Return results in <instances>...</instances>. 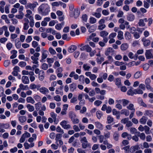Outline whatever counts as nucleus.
Here are the masks:
<instances>
[{
  "label": "nucleus",
  "mask_w": 153,
  "mask_h": 153,
  "mask_svg": "<svg viewBox=\"0 0 153 153\" xmlns=\"http://www.w3.org/2000/svg\"><path fill=\"white\" fill-rule=\"evenodd\" d=\"M130 32L132 34H134L136 29L134 27H132L129 29Z\"/></svg>",
  "instance_id": "55"
},
{
  "label": "nucleus",
  "mask_w": 153,
  "mask_h": 153,
  "mask_svg": "<svg viewBox=\"0 0 153 153\" xmlns=\"http://www.w3.org/2000/svg\"><path fill=\"white\" fill-rule=\"evenodd\" d=\"M47 53L48 52L47 51L44 50L43 51L42 56V59L40 60V62H42V61L45 59L47 57Z\"/></svg>",
  "instance_id": "11"
},
{
  "label": "nucleus",
  "mask_w": 153,
  "mask_h": 153,
  "mask_svg": "<svg viewBox=\"0 0 153 153\" xmlns=\"http://www.w3.org/2000/svg\"><path fill=\"white\" fill-rule=\"evenodd\" d=\"M128 44L126 43L123 44L120 47L121 49L123 51H125L128 48Z\"/></svg>",
  "instance_id": "20"
},
{
  "label": "nucleus",
  "mask_w": 153,
  "mask_h": 153,
  "mask_svg": "<svg viewBox=\"0 0 153 153\" xmlns=\"http://www.w3.org/2000/svg\"><path fill=\"white\" fill-rule=\"evenodd\" d=\"M22 74L23 75H29L30 76H33L34 75V73L33 71H28L25 70L22 71Z\"/></svg>",
  "instance_id": "15"
},
{
  "label": "nucleus",
  "mask_w": 153,
  "mask_h": 153,
  "mask_svg": "<svg viewBox=\"0 0 153 153\" xmlns=\"http://www.w3.org/2000/svg\"><path fill=\"white\" fill-rule=\"evenodd\" d=\"M144 115L150 117H152L153 116V111L151 110H146L145 111Z\"/></svg>",
  "instance_id": "12"
},
{
  "label": "nucleus",
  "mask_w": 153,
  "mask_h": 153,
  "mask_svg": "<svg viewBox=\"0 0 153 153\" xmlns=\"http://www.w3.org/2000/svg\"><path fill=\"white\" fill-rule=\"evenodd\" d=\"M80 141L82 148L85 149L91 147V144L90 143L88 142L86 137H84L82 138L80 140Z\"/></svg>",
  "instance_id": "1"
},
{
  "label": "nucleus",
  "mask_w": 153,
  "mask_h": 153,
  "mask_svg": "<svg viewBox=\"0 0 153 153\" xmlns=\"http://www.w3.org/2000/svg\"><path fill=\"white\" fill-rule=\"evenodd\" d=\"M73 124H78L79 122V120L76 117L71 120Z\"/></svg>",
  "instance_id": "42"
},
{
  "label": "nucleus",
  "mask_w": 153,
  "mask_h": 153,
  "mask_svg": "<svg viewBox=\"0 0 153 153\" xmlns=\"http://www.w3.org/2000/svg\"><path fill=\"white\" fill-rule=\"evenodd\" d=\"M26 107L28 109V111L30 112H32L34 111V106L30 104H27L26 105Z\"/></svg>",
  "instance_id": "24"
},
{
  "label": "nucleus",
  "mask_w": 153,
  "mask_h": 153,
  "mask_svg": "<svg viewBox=\"0 0 153 153\" xmlns=\"http://www.w3.org/2000/svg\"><path fill=\"white\" fill-rule=\"evenodd\" d=\"M93 15L98 18H100L101 16V14L100 13H97V12L93 13Z\"/></svg>",
  "instance_id": "52"
},
{
  "label": "nucleus",
  "mask_w": 153,
  "mask_h": 153,
  "mask_svg": "<svg viewBox=\"0 0 153 153\" xmlns=\"http://www.w3.org/2000/svg\"><path fill=\"white\" fill-rule=\"evenodd\" d=\"M147 119L148 118L147 117L144 116H143L140 119V122L141 124H144L146 123Z\"/></svg>",
  "instance_id": "13"
},
{
  "label": "nucleus",
  "mask_w": 153,
  "mask_h": 153,
  "mask_svg": "<svg viewBox=\"0 0 153 153\" xmlns=\"http://www.w3.org/2000/svg\"><path fill=\"white\" fill-rule=\"evenodd\" d=\"M10 64V60H7L5 61L4 63V65L5 67H7L8 66V65H9Z\"/></svg>",
  "instance_id": "58"
},
{
  "label": "nucleus",
  "mask_w": 153,
  "mask_h": 153,
  "mask_svg": "<svg viewBox=\"0 0 153 153\" xmlns=\"http://www.w3.org/2000/svg\"><path fill=\"white\" fill-rule=\"evenodd\" d=\"M147 22L148 21V20L147 18H145L143 19H140L138 23V25L140 26H144L145 25V24L144 22Z\"/></svg>",
  "instance_id": "4"
},
{
  "label": "nucleus",
  "mask_w": 153,
  "mask_h": 153,
  "mask_svg": "<svg viewBox=\"0 0 153 153\" xmlns=\"http://www.w3.org/2000/svg\"><path fill=\"white\" fill-rule=\"evenodd\" d=\"M102 101L100 100H97L94 102V104L96 106H98L102 103Z\"/></svg>",
  "instance_id": "51"
},
{
  "label": "nucleus",
  "mask_w": 153,
  "mask_h": 153,
  "mask_svg": "<svg viewBox=\"0 0 153 153\" xmlns=\"http://www.w3.org/2000/svg\"><path fill=\"white\" fill-rule=\"evenodd\" d=\"M96 116L98 119H100L102 116V113L100 111H99L96 112Z\"/></svg>",
  "instance_id": "39"
},
{
  "label": "nucleus",
  "mask_w": 153,
  "mask_h": 153,
  "mask_svg": "<svg viewBox=\"0 0 153 153\" xmlns=\"http://www.w3.org/2000/svg\"><path fill=\"white\" fill-rule=\"evenodd\" d=\"M134 92L135 94H142L143 92L142 90L140 89H137L134 90Z\"/></svg>",
  "instance_id": "33"
},
{
  "label": "nucleus",
  "mask_w": 153,
  "mask_h": 153,
  "mask_svg": "<svg viewBox=\"0 0 153 153\" xmlns=\"http://www.w3.org/2000/svg\"><path fill=\"white\" fill-rule=\"evenodd\" d=\"M39 90L41 93L43 94H46L49 91L48 89L45 87H42L40 88L39 89Z\"/></svg>",
  "instance_id": "8"
},
{
  "label": "nucleus",
  "mask_w": 153,
  "mask_h": 153,
  "mask_svg": "<svg viewBox=\"0 0 153 153\" xmlns=\"http://www.w3.org/2000/svg\"><path fill=\"white\" fill-rule=\"evenodd\" d=\"M31 58L33 60V63L36 64H38V60L39 59L38 58H36L34 56H32L31 57Z\"/></svg>",
  "instance_id": "26"
},
{
  "label": "nucleus",
  "mask_w": 153,
  "mask_h": 153,
  "mask_svg": "<svg viewBox=\"0 0 153 153\" xmlns=\"http://www.w3.org/2000/svg\"><path fill=\"white\" fill-rule=\"evenodd\" d=\"M119 134L117 132H115L113 135V137L114 140L117 141L119 140Z\"/></svg>",
  "instance_id": "22"
},
{
  "label": "nucleus",
  "mask_w": 153,
  "mask_h": 153,
  "mask_svg": "<svg viewBox=\"0 0 153 153\" xmlns=\"http://www.w3.org/2000/svg\"><path fill=\"white\" fill-rule=\"evenodd\" d=\"M95 124L97 128L100 130H102L103 129L102 125L100 122H96Z\"/></svg>",
  "instance_id": "27"
},
{
  "label": "nucleus",
  "mask_w": 153,
  "mask_h": 153,
  "mask_svg": "<svg viewBox=\"0 0 153 153\" xmlns=\"http://www.w3.org/2000/svg\"><path fill=\"white\" fill-rule=\"evenodd\" d=\"M134 151L140 149V147L138 145H136L131 147Z\"/></svg>",
  "instance_id": "53"
},
{
  "label": "nucleus",
  "mask_w": 153,
  "mask_h": 153,
  "mask_svg": "<svg viewBox=\"0 0 153 153\" xmlns=\"http://www.w3.org/2000/svg\"><path fill=\"white\" fill-rule=\"evenodd\" d=\"M149 68V64H146L143 65V68L145 71L147 70Z\"/></svg>",
  "instance_id": "59"
},
{
  "label": "nucleus",
  "mask_w": 153,
  "mask_h": 153,
  "mask_svg": "<svg viewBox=\"0 0 153 153\" xmlns=\"http://www.w3.org/2000/svg\"><path fill=\"white\" fill-rule=\"evenodd\" d=\"M134 91V90L133 91L131 89H130L128 91L127 93L128 95L132 96L135 94Z\"/></svg>",
  "instance_id": "48"
},
{
  "label": "nucleus",
  "mask_w": 153,
  "mask_h": 153,
  "mask_svg": "<svg viewBox=\"0 0 153 153\" xmlns=\"http://www.w3.org/2000/svg\"><path fill=\"white\" fill-rule=\"evenodd\" d=\"M36 7V4L34 3H29L26 7L27 9L30 8L32 10H33L34 8Z\"/></svg>",
  "instance_id": "10"
},
{
  "label": "nucleus",
  "mask_w": 153,
  "mask_h": 153,
  "mask_svg": "<svg viewBox=\"0 0 153 153\" xmlns=\"http://www.w3.org/2000/svg\"><path fill=\"white\" fill-rule=\"evenodd\" d=\"M48 68V66L47 64L45 63L42 64V68L44 70H46Z\"/></svg>",
  "instance_id": "50"
},
{
  "label": "nucleus",
  "mask_w": 153,
  "mask_h": 153,
  "mask_svg": "<svg viewBox=\"0 0 153 153\" xmlns=\"http://www.w3.org/2000/svg\"><path fill=\"white\" fill-rule=\"evenodd\" d=\"M125 35L126 37V39L129 40L131 38V35L129 32H126L125 34Z\"/></svg>",
  "instance_id": "40"
},
{
  "label": "nucleus",
  "mask_w": 153,
  "mask_h": 153,
  "mask_svg": "<svg viewBox=\"0 0 153 153\" xmlns=\"http://www.w3.org/2000/svg\"><path fill=\"white\" fill-rule=\"evenodd\" d=\"M83 68L84 70L85 71H88L91 68L88 65L86 64H84L83 65Z\"/></svg>",
  "instance_id": "49"
},
{
  "label": "nucleus",
  "mask_w": 153,
  "mask_h": 153,
  "mask_svg": "<svg viewBox=\"0 0 153 153\" xmlns=\"http://www.w3.org/2000/svg\"><path fill=\"white\" fill-rule=\"evenodd\" d=\"M80 13V11L78 9H75L74 12V18L76 19L78 17Z\"/></svg>",
  "instance_id": "9"
},
{
  "label": "nucleus",
  "mask_w": 153,
  "mask_h": 153,
  "mask_svg": "<svg viewBox=\"0 0 153 153\" xmlns=\"http://www.w3.org/2000/svg\"><path fill=\"white\" fill-rule=\"evenodd\" d=\"M51 116L54 119V121L55 122L56 120V114H55L53 112H52L51 114Z\"/></svg>",
  "instance_id": "54"
},
{
  "label": "nucleus",
  "mask_w": 153,
  "mask_h": 153,
  "mask_svg": "<svg viewBox=\"0 0 153 153\" xmlns=\"http://www.w3.org/2000/svg\"><path fill=\"white\" fill-rule=\"evenodd\" d=\"M139 89L145 90V85L144 84H141L139 85Z\"/></svg>",
  "instance_id": "64"
},
{
  "label": "nucleus",
  "mask_w": 153,
  "mask_h": 153,
  "mask_svg": "<svg viewBox=\"0 0 153 153\" xmlns=\"http://www.w3.org/2000/svg\"><path fill=\"white\" fill-rule=\"evenodd\" d=\"M77 47L74 45H71L70 46L68 49V51L70 53H72L76 50Z\"/></svg>",
  "instance_id": "7"
},
{
  "label": "nucleus",
  "mask_w": 153,
  "mask_h": 153,
  "mask_svg": "<svg viewBox=\"0 0 153 153\" xmlns=\"http://www.w3.org/2000/svg\"><path fill=\"white\" fill-rule=\"evenodd\" d=\"M144 38H143L142 41L143 42V45L144 46H147L150 44V41L148 39H146L144 41Z\"/></svg>",
  "instance_id": "30"
},
{
  "label": "nucleus",
  "mask_w": 153,
  "mask_h": 153,
  "mask_svg": "<svg viewBox=\"0 0 153 153\" xmlns=\"http://www.w3.org/2000/svg\"><path fill=\"white\" fill-rule=\"evenodd\" d=\"M141 75V73L140 71L136 72L134 75V77L136 79H138Z\"/></svg>",
  "instance_id": "38"
},
{
  "label": "nucleus",
  "mask_w": 153,
  "mask_h": 153,
  "mask_svg": "<svg viewBox=\"0 0 153 153\" xmlns=\"http://www.w3.org/2000/svg\"><path fill=\"white\" fill-rule=\"evenodd\" d=\"M127 108L132 111H135V109L134 107V105L132 104H130L127 107Z\"/></svg>",
  "instance_id": "32"
},
{
  "label": "nucleus",
  "mask_w": 153,
  "mask_h": 153,
  "mask_svg": "<svg viewBox=\"0 0 153 153\" xmlns=\"http://www.w3.org/2000/svg\"><path fill=\"white\" fill-rule=\"evenodd\" d=\"M68 116L70 118L71 120L76 117V115L75 113L72 111H70L68 113Z\"/></svg>",
  "instance_id": "19"
},
{
  "label": "nucleus",
  "mask_w": 153,
  "mask_h": 153,
  "mask_svg": "<svg viewBox=\"0 0 153 153\" xmlns=\"http://www.w3.org/2000/svg\"><path fill=\"white\" fill-rule=\"evenodd\" d=\"M62 137V134H56L55 140L56 141V143H57L58 140H60Z\"/></svg>",
  "instance_id": "46"
},
{
  "label": "nucleus",
  "mask_w": 153,
  "mask_h": 153,
  "mask_svg": "<svg viewBox=\"0 0 153 153\" xmlns=\"http://www.w3.org/2000/svg\"><path fill=\"white\" fill-rule=\"evenodd\" d=\"M104 60V58L103 57H100L97 58V61L98 63L99 64H101Z\"/></svg>",
  "instance_id": "43"
},
{
  "label": "nucleus",
  "mask_w": 153,
  "mask_h": 153,
  "mask_svg": "<svg viewBox=\"0 0 153 153\" xmlns=\"http://www.w3.org/2000/svg\"><path fill=\"white\" fill-rule=\"evenodd\" d=\"M4 28V35L7 37L9 36L10 33L8 31V28L6 26H5Z\"/></svg>",
  "instance_id": "37"
},
{
  "label": "nucleus",
  "mask_w": 153,
  "mask_h": 153,
  "mask_svg": "<svg viewBox=\"0 0 153 153\" xmlns=\"http://www.w3.org/2000/svg\"><path fill=\"white\" fill-rule=\"evenodd\" d=\"M151 79L150 78H147L145 81V84L146 88L147 89H150L151 88L150 85Z\"/></svg>",
  "instance_id": "3"
},
{
  "label": "nucleus",
  "mask_w": 153,
  "mask_h": 153,
  "mask_svg": "<svg viewBox=\"0 0 153 153\" xmlns=\"http://www.w3.org/2000/svg\"><path fill=\"white\" fill-rule=\"evenodd\" d=\"M144 130H145V133L147 134H149V131L150 128L147 126H144Z\"/></svg>",
  "instance_id": "45"
},
{
  "label": "nucleus",
  "mask_w": 153,
  "mask_h": 153,
  "mask_svg": "<svg viewBox=\"0 0 153 153\" xmlns=\"http://www.w3.org/2000/svg\"><path fill=\"white\" fill-rule=\"evenodd\" d=\"M27 102L32 104H33L35 102V101L34 99L31 97H27L26 99Z\"/></svg>",
  "instance_id": "18"
},
{
  "label": "nucleus",
  "mask_w": 153,
  "mask_h": 153,
  "mask_svg": "<svg viewBox=\"0 0 153 153\" xmlns=\"http://www.w3.org/2000/svg\"><path fill=\"white\" fill-rule=\"evenodd\" d=\"M45 77L44 72L43 70H40V73L39 74V79L41 81L43 80Z\"/></svg>",
  "instance_id": "5"
},
{
  "label": "nucleus",
  "mask_w": 153,
  "mask_h": 153,
  "mask_svg": "<svg viewBox=\"0 0 153 153\" xmlns=\"http://www.w3.org/2000/svg\"><path fill=\"white\" fill-rule=\"evenodd\" d=\"M12 46L13 45L10 42L7 43L6 45V47L7 49L9 50L11 49L12 47Z\"/></svg>",
  "instance_id": "56"
},
{
  "label": "nucleus",
  "mask_w": 153,
  "mask_h": 153,
  "mask_svg": "<svg viewBox=\"0 0 153 153\" xmlns=\"http://www.w3.org/2000/svg\"><path fill=\"white\" fill-rule=\"evenodd\" d=\"M22 80L23 83L25 84H28L29 82L28 77L26 76H23Z\"/></svg>",
  "instance_id": "6"
},
{
  "label": "nucleus",
  "mask_w": 153,
  "mask_h": 153,
  "mask_svg": "<svg viewBox=\"0 0 153 153\" xmlns=\"http://www.w3.org/2000/svg\"><path fill=\"white\" fill-rule=\"evenodd\" d=\"M15 45L17 48L19 49L21 47V43L17 39L15 40Z\"/></svg>",
  "instance_id": "25"
},
{
  "label": "nucleus",
  "mask_w": 153,
  "mask_h": 153,
  "mask_svg": "<svg viewBox=\"0 0 153 153\" xmlns=\"http://www.w3.org/2000/svg\"><path fill=\"white\" fill-rule=\"evenodd\" d=\"M152 49L146 50L145 53V56L147 59H150L152 58V54L151 52Z\"/></svg>",
  "instance_id": "2"
},
{
  "label": "nucleus",
  "mask_w": 153,
  "mask_h": 153,
  "mask_svg": "<svg viewBox=\"0 0 153 153\" xmlns=\"http://www.w3.org/2000/svg\"><path fill=\"white\" fill-rule=\"evenodd\" d=\"M134 16L132 14L129 15L127 17V19L130 21H133L134 19Z\"/></svg>",
  "instance_id": "31"
},
{
  "label": "nucleus",
  "mask_w": 153,
  "mask_h": 153,
  "mask_svg": "<svg viewBox=\"0 0 153 153\" xmlns=\"http://www.w3.org/2000/svg\"><path fill=\"white\" fill-rule=\"evenodd\" d=\"M96 36V34L94 33H92L91 35L89 36L88 38V39L89 40L92 39L94 38L93 37Z\"/></svg>",
  "instance_id": "60"
},
{
  "label": "nucleus",
  "mask_w": 153,
  "mask_h": 153,
  "mask_svg": "<svg viewBox=\"0 0 153 153\" xmlns=\"http://www.w3.org/2000/svg\"><path fill=\"white\" fill-rule=\"evenodd\" d=\"M17 51L15 50H13L11 51V53L13 54V55L10 56L11 59H13L15 58L17 56L16 53H17Z\"/></svg>",
  "instance_id": "23"
},
{
  "label": "nucleus",
  "mask_w": 153,
  "mask_h": 153,
  "mask_svg": "<svg viewBox=\"0 0 153 153\" xmlns=\"http://www.w3.org/2000/svg\"><path fill=\"white\" fill-rule=\"evenodd\" d=\"M42 104L40 102H39L35 104V108L37 111L39 110Z\"/></svg>",
  "instance_id": "35"
},
{
  "label": "nucleus",
  "mask_w": 153,
  "mask_h": 153,
  "mask_svg": "<svg viewBox=\"0 0 153 153\" xmlns=\"http://www.w3.org/2000/svg\"><path fill=\"white\" fill-rule=\"evenodd\" d=\"M49 51L50 53L52 54H54L56 53L55 51L52 48H49Z\"/></svg>",
  "instance_id": "61"
},
{
  "label": "nucleus",
  "mask_w": 153,
  "mask_h": 153,
  "mask_svg": "<svg viewBox=\"0 0 153 153\" xmlns=\"http://www.w3.org/2000/svg\"><path fill=\"white\" fill-rule=\"evenodd\" d=\"M32 39L31 36H29L26 39V41L27 43H29L32 41Z\"/></svg>",
  "instance_id": "63"
},
{
  "label": "nucleus",
  "mask_w": 153,
  "mask_h": 153,
  "mask_svg": "<svg viewBox=\"0 0 153 153\" xmlns=\"http://www.w3.org/2000/svg\"><path fill=\"white\" fill-rule=\"evenodd\" d=\"M96 21L97 20L95 18L92 17L90 18L89 22L91 24H93L95 23Z\"/></svg>",
  "instance_id": "41"
},
{
  "label": "nucleus",
  "mask_w": 153,
  "mask_h": 153,
  "mask_svg": "<svg viewBox=\"0 0 153 153\" xmlns=\"http://www.w3.org/2000/svg\"><path fill=\"white\" fill-rule=\"evenodd\" d=\"M96 29V27L94 25H93L90 27L88 29V31L90 33L94 32Z\"/></svg>",
  "instance_id": "34"
},
{
  "label": "nucleus",
  "mask_w": 153,
  "mask_h": 153,
  "mask_svg": "<svg viewBox=\"0 0 153 153\" xmlns=\"http://www.w3.org/2000/svg\"><path fill=\"white\" fill-rule=\"evenodd\" d=\"M121 114H124L126 116H128L129 114V111L128 110L126 109H123L121 110Z\"/></svg>",
  "instance_id": "16"
},
{
  "label": "nucleus",
  "mask_w": 153,
  "mask_h": 153,
  "mask_svg": "<svg viewBox=\"0 0 153 153\" xmlns=\"http://www.w3.org/2000/svg\"><path fill=\"white\" fill-rule=\"evenodd\" d=\"M77 85L74 83H73L70 85V90L72 91H74L76 88Z\"/></svg>",
  "instance_id": "14"
},
{
  "label": "nucleus",
  "mask_w": 153,
  "mask_h": 153,
  "mask_svg": "<svg viewBox=\"0 0 153 153\" xmlns=\"http://www.w3.org/2000/svg\"><path fill=\"white\" fill-rule=\"evenodd\" d=\"M100 36L102 37H106L108 34V33L105 30L101 31L100 32Z\"/></svg>",
  "instance_id": "29"
},
{
  "label": "nucleus",
  "mask_w": 153,
  "mask_h": 153,
  "mask_svg": "<svg viewBox=\"0 0 153 153\" xmlns=\"http://www.w3.org/2000/svg\"><path fill=\"white\" fill-rule=\"evenodd\" d=\"M114 121V118L110 116L107 117V122L108 123L110 124L112 123Z\"/></svg>",
  "instance_id": "44"
},
{
  "label": "nucleus",
  "mask_w": 153,
  "mask_h": 153,
  "mask_svg": "<svg viewBox=\"0 0 153 153\" xmlns=\"http://www.w3.org/2000/svg\"><path fill=\"white\" fill-rule=\"evenodd\" d=\"M123 33L122 31H119L118 32L117 38L120 40H122L123 39Z\"/></svg>",
  "instance_id": "28"
},
{
  "label": "nucleus",
  "mask_w": 153,
  "mask_h": 153,
  "mask_svg": "<svg viewBox=\"0 0 153 153\" xmlns=\"http://www.w3.org/2000/svg\"><path fill=\"white\" fill-rule=\"evenodd\" d=\"M114 64L117 66H120L124 64L123 62H120L118 61H116L114 62Z\"/></svg>",
  "instance_id": "62"
},
{
  "label": "nucleus",
  "mask_w": 153,
  "mask_h": 153,
  "mask_svg": "<svg viewBox=\"0 0 153 153\" xmlns=\"http://www.w3.org/2000/svg\"><path fill=\"white\" fill-rule=\"evenodd\" d=\"M82 19L85 22H87L88 19V16L86 14L82 15Z\"/></svg>",
  "instance_id": "47"
},
{
  "label": "nucleus",
  "mask_w": 153,
  "mask_h": 153,
  "mask_svg": "<svg viewBox=\"0 0 153 153\" xmlns=\"http://www.w3.org/2000/svg\"><path fill=\"white\" fill-rule=\"evenodd\" d=\"M139 137L141 139L144 140L146 138V135L144 133H142Z\"/></svg>",
  "instance_id": "57"
},
{
  "label": "nucleus",
  "mask_w": 153,
  "mask_h": 153,
  "mask_svg": "<svg viewBox=\"0 0 153 153\" xmlns=\"http://www.w3.org/2000/svg\"><path fill=\"white\" fill-rule=\"evenodd\" d=\"M114 51V50L111 48H108L106 51L105 54L106 55H108L111 53H113Z\"/></svg>",
  "instance_id": "17"
},
{
  "label": "nucleus",
  "mask_w": 153,
  "mask_h": 153,
  "mask_svg": "<svg viewBox=\"0 0 153 153\" xmlns=\"http://www.w3.org/2000/svg\"><path fill=\"white\" fill-rule=\"evenodd\" d=\"M19 121L21 123H24L27 120L26 117L25 116H20L19 118Z\"/></svg>",
  "instance_id": "21"
},
{
  "label": "nucleus",
  "mask_w": 153,
  "mask_h": 153,
  "mask_svg": "<svg viewBox=\"0 0 153 153\" xmlns=\"http://www.w3.org/2000/svg\"><path fill=\"white\" fill-rule=\"evenodd\" d=\"M122 101L123 106H126L129 102V101L128 100L125 99L122 100Z\"/></svg>",
  "instance_id": "36"
}]
</instances>
